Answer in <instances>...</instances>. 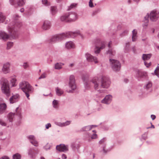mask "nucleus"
I'll return each instance as SVG.
<instances>
[{
	"instance_id": "nucleus-59",
	"label": "nucleus",
	"mask_w": 159,
	"mask_h": 159,
	"mask_svg": "<svg viewBox=\"0 0 159 159\" xmlns=\"http://www.w3.org/2000/svg\"><path fill=\"white\" fill-rule=\"evenodd\" d=\"M157 70H159V66H157V67L156 69V70H155V73L156 74V75H157V74L156 73V71H157Z\"/></svg>"
},
{
	"instance_id": "nucleus-18",
	"label": "nucleus",
	"mask_w": 159,
	"mask_h": 159,
	"mask_svg": "<svg viewBox=\"0 0 159 159\" xmlns=\"http://www.w3.org/2000/svg\"><path fill=\"white\" fill-rule=\"evenodd\" d=\"M30 143L34 146L37 147L38 146V143L36 141L35 137L33 135H30L27 137Z\"/></svg>"
},
{
	"instance_id": "nucleus-28",
	"label": "nucleus",
	"mask_w": 159,
	"mask_h": 159,
	"mask_svg": "<svg viewBox=\"0 0 159 159\" xmlns=\"http://www.w3.org/2000/svg\"><path fill=\"white\" fill-rule=\"evenodd\" d=\"M60 19L62 21L65 22H69V20H68V16L67 13L61 16V17Z\"/></svg>"
},
{
	"instance_id": "nucleus-64",
	"label": "nucleus",
	"mask_w": 159,
	"mask_h": 159,
	"mask_svg": "<svg viewBox=\"0 0 159 159\" xmlns=\"http://www.w3.org/2000/svg\"><path fill=\"white\" fill-rule=\"evenodd\" d=\"M74 66V63H71L69 65V66L70 67H72Z\"/></svg>"
},
{
	"instance_id": "nucleus-33",
	"label": "nucleus",
	"mask_w": 159,
	"mask_h": 159,
	"mask_svg": "<svg viewBox=\"0 0 159 159\" xmlns=\"http://www.w3.org/2000/svg\"><path fill=\"white\" fill-rule=\"evenodd\" d=\"M151 54H143L142 56V58L143 60L145 61L146 60H148L151 57Z\"/></svg>"
},
{
	"instance_id": "nucleus-10",
	"label": "nucleus",
	"mask_w": 159,
	"mask_h": 159,
	"mask_svg": "<svg viewBox=\"0 0 159 159\" xmlns=\"http://www.w3.org/2000/svg\"><path fill=\"white\" fill-rule=\"evenodd\" d=\"M148 75L146 72L140 70H137L136 76L138 79L139 80H143L147 78Z\"/></svg>"
},
{
	"instance_id": "nucleus-63",
	"label": "nucleus",
	"mask_w": 159,
	"mask_h": 159,
	"mask_svg": "<svg viewBox=\"0 0 159 159\" xmlns=\"http://www.w3.org/2000/svg\"><path fill=\"white\" fill-rule=\"evenodd\" d=\"M24 11V9L23 8H21L20 10V11L21 12H23Z\"/></svg>"
},
{
	"instance_id": "nucleus-46",
	"label": "nucleus",
	"mask_w": 159,
	"mask_h": 159,
	"mask_svg": "<svg viewBox=\"0 0 159 159\" xmlns=\"http://www.w3.org/2000/svg\"><path fill=\"white\" fill-rule=\"evenodd\" d=\"M22 66L24 69H26L29 67V65L27 62H24L23 63Z\"/></svg>"
},
{
	"instance_id": "nucleus-35",
	"label": "nucleus",
	"mask_w": 159,
	"mask_h": 159,
	"mask_svg": "<svg viewBox=\"0 0 159 159\" xmlns=\"http://www.w3.org/2000/svg\"><path fill=\"white\" fill-rule=\"evenodd\" d=\"M64 64L61 63H57L55 64L54 68L55 69L59 70L61 68Z\"/></svg>"
},
{
	"instance_id": "nucleus-22",
	"label": "nucleus",
	"mask_w": 159,
	"mask_h": 159,
	"mask_svg": "<svg viewBox=\"0 0 159 159\" xmlns=\"http://www.w3.org/2000/svg\"><path fill=\"white\" fill-rule=\"evenodd\" d=\"M96 125H90L85 126L82 128L79 131V132H82L90 130L93 128V127L97 126Z\"/></svg>"
},
{
	"instance_id": "nucleus-47",
	"label": "nucleus",
	"mask_w": 159,
	"mask_h": 159,
	"mask_svg": "<svg viewBox=\"0 0 159 159\" xmlns=\"http://www.w3.org/2000/svg\"><path fill=\"white\" fill-rule=\"evenodd\" d=\"M46 77V74L45 73H43L42 74L41 76L39 77V79H44Z\"/></svg>"
},
{
	"instance_id": "nucleus-62",
	"label": "nucleus",
	"mask_w": 159,
	"mask_h": 159,
	"mask_svg": "<svg viewBox=\"0 0 159 159\" xmlns=\"http://www.w3.org/2000/svg\"><path fill=\"white\" fill-rule=\"evenodd\" d=\"M151 126L150 127L147 128V129H149V128H155V127H154V125H152V123H151Z\"/></svg>"
},
{
	"instance_id": "nucleus-60",
	"label": "nucleus",
	"mask_w": 159,
	"mask_h": 159,
	"mask_svg": "<svg viewBox=\"0 0 159 159\" xmlns=\"http://www.w3.org/2000/svg\"><path fill=\"white\" fill-rule=\"evenodd\" d=\"M112 44V42L111 41H110L108 44V47L109 48H111V45Z\"/></svg>"
},
{
	"instance_id": "nucleus-41",
	"label": "nucleus",
	"mask_w": 159,
	"mask_h": 159,
	"mask_svg": "<svg viewBox=\"0 0 159 159\" xmlns=\"http://www.w3.org/2000/svg\"><path fill=\"white\" fill-rule=\"evenodd\" d=\"M129 43H126L125 48V52H128L129 50Z\"/></svg>"
},
{
	"instance_id": "nucleus-51",
	"label": "nucleus",
	"mask_w": 159,
	"mask_h": 159,
	"mask_svg": "<svg viewBox=\"0 0 159 159\" xmlns=\"http://www.w3.org/2000/svg\"><path fill=\"white\" fill-rule=\"evenodd\" d=\"M97 137V134H93L91 136L90 139H96Z\"/></svg>"
},
{
	"instance_id": "nucleus-14",
	"label": "nucleus",
	"mask_w": 159,
	"mask_h": 159,
	"mask_svg": "<svg viewBox=\"0 0 159 159\" xmlns=\"http://www.w3.org/2000/svg\"><path fill=\"white\" fill-rule=\"evenodd\" d=\"M149 17L150 20L153 22L156 21L159 17L157 13L155 11H152L151 12Z\"/></svg>"
},
{
	"instance_id": "nucleus-2",
	"label": "nucleus",
	"mask_w": 159,
	"mask_h": 159,
	"mask_svg": "<svg viewBox=\"0 0 159 159\" xmlns=\"http://www.w3.org/2000/svg\"><path fill=\"white\" fill-rule=\"evenodd\" d=\"M92 83L94 84V88L99 93H103V90H100V88L101 87L103 88H108L111 84V82L108 78L103 77L101 79V80H99L98 78H94L92 80Z\"/></svg>"
},
{
	"instance_id": "nucleus-55",
	"label": "nucleus",
	"mask_w": 159,
	"mask_h": 159,
	"mask_svg": "<svg viewBox=\"0 0 159 159\" xmlns=\"http://www.w3.org/2000/svg\"><path fill=\"white\" fill-rule=\"evenodd\" d=\"M76 5V4L75 3H72L70 5V7L71 8H73L75 7Z\"/></svg>"
},
{
	"instance_id": "nucleus-38",
	"label": "nucleus",
	"mask_w": 159,
	"mask_h": 159,
	"mask_svg": "<svg viewBox=\"0 0 159 159\" xmlns=\"http://www.w3.org/2000/svg\"><path fill=\"white\" fill-rule=\"evenodd\" d=\"M17 6H22L24 5L25 3V0H18L17 1Z\"/></svg>"
},
{
	"instance_id": "nucleus-54",
	"label": "nucleus",
	"mask_w": 159,
	"mask_h": 159,
	"mask_svg": "<svg viewBox=\"0 0 159 159\" xmlns=\"http://www.w3.org/2000/svg\"><path fill=\"white\" fill-rule=\"evenodd\" d=\"M142 138L143 139L145 140L147 138V135L145 134H144L142 135Z\"/></svg>"
},
{
	"instance_id": "nucleus-8",
	"label": "nucleus",
	"mask_w": 159,
	"mask_h": 159,
	"mask_svg": "<svg viewBox=\"0 0 159 159\" xmlns=\"http://www.w3.org/2000/svg\"><path fill=\"white\" fill-rule=\"evenodd\" d=\"M109 61L111 67L113 71L117 72L120 70L121 64L119 61L114 59H110Z\"/></svg>"
},
{
	"instance_id": "nucleus-34",
	"label": "nucleus",
	"mask_w": 159,
	"mask_h": 159,
	"mask_svg": "<svg viewBox=\"0 0 159 159\" xmlns=\"http://www.w3.org/2000/svg\"><path fill=\"white\" fill-rule=\"evenodd\" d=\"M28 155L31 157L33 158H34L35 153L34 151V149L33 148H30L29 150Z\"/></svg>"
},
{
	"instance_id": "nucleus-43",
	"label": "nucleus",
	"mask_w": 159,
	"mask_h": 159,
	"mask_svg": "<svg viewBox=\"0 0 159 159\" xmlns=\"http://www.w3.org/2000/svg\"><path fill=\"white\" fill-rule=\"evenodd\" d=\"M128 33V30H124L121 33L120 35L121 37H123L127 34Z\"/></svg>"
},
{
	"instance_id": "nucleus-19",
	"label": "nucleus",
	"mask_w": 159,
	"mask_h": 159,
	"mask_svg": "<svg viewBox=\"0 0 159 159\" xmlns=\"http://www.w3.org/2000/svg\"><path fill=\"white\" fill-rule=\"evenodd\" d=\"M69 22L74 21L77 19L76 14L74 12L67 13Z\"/></svg>"
},
{
	"instance_id": "nucleus-29",
	"label": "nucleus",
	"mask_w": 159,
	"mask_h": 159,
	"mask_svg": "<svg viewBox=\"0 0 159 159\" xmlns=\"http://www.w3.org/2000/svg\"><path fill=\"white\" fill-rule=\"evenodd\" d=\"M55 91L57 95L58 96H61L64 93V91L58 87L55 88Z\"/></svg>"
},
{
	"instance_id": "nucleus-53",
	"label": "nucleus",
	"mask_w": 159,
	"mask_h": 159,
	"mask_svg": "<svg viewBox=\"0 0 159 159\" xmlns=\"http://www.w3.org/2000/svg\"><path fill=\"white\" fill-rule=\"evenodd\" d=\"M51 126V125L50 123H48L45 125L46 128L47 129H48Z\"/></svg>"
},
{
	"instance_id": "nucleus-15",
	"label": "nucleus",
	"mask_w": 159,
	"mask_h": 159,
	"mask_svg": "<svg viewBox=\"0 0 159 159\" xmlns=\"http://www.w3.org/2000/svg\"><path fill=\"white\" fill-rule=\"evenodd\" d=\"M56 148L57 150L60 152H66L68 150V146L64 144H61L57 145Z\"/></svg>"
},
{
	"instance_id": "nucleus-21",
	"label": "nucleus",
	"mask_w": 159,
	"mask_h": 159,
	"mask_svg": "<svg viewBox=\"0 0 159 159\" xmlns=\"http://www.w3.org/2000/svg\"><path fill=\"white\" fill-rule=\"evenodd\" d=\"M83 80L84 81V86L86 89H89L90 86V83L92 82V79L90 81H89L87 77L85 76V79L84 78H83Z\"/></svg>"
},
{
	"instance_id": "nucleus-4",
	"label": "nucleus",
	"mask_w": 159,
	"mask_h": 159,
	"mask_svg": "<svg viewBox=\"0 0 159 159\" xmlns=\"http://www.w3.org/2000/svg\"><path fill=\"white\" fill-rule=\"evenodd\" d=\"M19 85L20 88L25 93L27 98L29 99L30 94L34 91V88L28 82L25 81L20 82Z\"/></svg>"
},
{
	"instance_id": "nucleus-1",
	"label": "nucleus",
	"mask_w": 159,
	"mask_h": 159,
	"mask_svg": "<svg viewBox=\"0 0 159 159\" xmlns=\"http://www.w3.org/2000/svg\"><path fill=\"white\" fill-rule=\"evenodd\" d=\"M21 25L20 22L14 21L11 22L7 28L10 35L4 31H0V40L5 42L10 37L13 39L17 38L19 34L18 30Z\"/></svg>"
},
{
	"instance_id": "nucleus-39",
	"label": "nucleus",
	"mask_w": 159,
	"mask_h": 159,
	"mask_svg": "<svg viewBox=\"0 0 159 159\" xmlns=\"http://www.w3.org/2000/svg\"><path fill=\"white\" fill-rule=\"evenodd\" d=\"M13 45V42H8L7 44V49H9L12 47Z\"/></svg>"
},
{
	"instance_id": "nucleus-3",
	"label": "nucleus",
	"mask_w": 159,
	"mask_h": 159,
	"mask_svg": "<svg viewBox=\"0 0 159 159\" xmlns=\"http://www.w3.org/2000/svg\"><path fill=\"white\" fill-rule=\"evenodd\" d=\"M78 35H80L82 38H84L83 35L80 34V31L79 30H77L75 32H69L55 35L50 39V42L55 43L66 38H74Z\"/></svg>"
},
{
	"instance_id": "nucleus-9",
	"label": "nucleus",
	"mask_w": 159,
	"mask_h": 159,
	"mask_svg": "<svg viewBox=\"0 0 159 159\" xmlns=\"http://www.w3.org/2000/svg\"><path fill=\"white\" fill-rule=\"evenodd\" d=\"M69 86L71 89V90L67 91V92L69 93H73V91L76 89V87L75 83V76L73 75H70V76Z\"/></svg>"
},
{
	"instance_id": "nucleus-17",
	"label": "nucleus",
	"mask_w": 159,
	"mask_h": 159,
	"mask_svg": "<svg viewBox=\"0 0 159 159\" xmlns=\"http://www.w3.org/2000/svg\"><path fill=\"white\" fill-rule=\"evenodd\" d=\"M152 82L149 81L146 83L143 88L145 90L149 93H151L152 91Z\"/></svg>"
},
{
	"instance_id": "nucleus-6",
	"label": "nucleus",
	"mask_w": 159,
	"mask_h": 159,
	"mask_svg": "<svg viewBox=\"0 0 159 159\" xmlns=\"http://www.w3.org/2000/svg\"><path fill=\"white\" fill-rule=\"evenodd\" d=\"M0 83L2 92L7 96H9L10 94V91L8 80L5 78H2L0 80Z\"/></svg>"
},
{
	"instance_id": "nucleus-23",
	"label": "nucleus",
	"mask_w": 159,
	"mask_h": 159,
	"mask_svg": "<svg viewBox=\"0 0 159 159\" xmlns=\"http://www.w3.org/2000/svg\"><path fill=\"white\" fill-rule=\"evenodd\" d=\"M71 122L70 121H67L65 122L61 123V122H56L55 124L60 127H63L69 125Z\"/></svg>"
},
{
	"instance_id": "nucleus-57",
	"label": "nucleus",
	"mask_w": 159,
	"mask_h": 159,
	"mask_svg": "<svg viewBox=\"0 0 159 159\" xmlns=\"http://www.w3.org/2000/svg\"><path fill=\"white\" fill-rule=\"evenodd\" d=\"M0 159H9V158L7 156H4L0 158Z\"/></svg>"
},
{
	"instance_id": "nucleus-26",
	"label": "nucleus",
	"mask_w": 159,
	"mask_h": 159,
	"mask_svg": "<svg viewBox=\"0 0 159 159\" xmlns=\"http://www.w3.org/2000/svg\"><path fill=\"white\" fill-rule=\"evenodd\" d=\"M149 17V14L148 13L147 15L144 17V23L143 24V26L144 28H146L148 25Z\"/></svg>"
},
{
	"instance_id": "nucleus-48",
	"label": "nucleus",
	"mask_w": 159,
	"mask_h": 159,
	"mask_svg": "<svg viewBox=\"0 0 159 159\" xmlns=\"http://www.w3.org/2000/svg\"><path fill=\"white\" fill-rule=\"evenodd\" d=\"M44 148L46 150L50 149V146L49 145L48 143H47L46 145L44 147Z\"/></svg>"
},
{
	"instance_id": "nucleus-36",
	"label": "nucleus",
	"mask_w": 159,
	"mask_h": 159,
	"mask_svg": "<svg viewBox=\"0 0 159 159\" xmlns=\"http://www.w3.org/2000/svg\"><path fill=\"white\" fill-rule=\"evenodd\" d=\"M59 101L57 100H54L52 102V105L53 107L55 108H57L58 107Z\"/></svg>"
},
{
	"instance_id": "nucleus-27",
	"label": "nucleus",
	"mask_w": 159,
	"mask_h": 159,
	"mask_svg": "<svg viewBox=\"0 0 159 159\" xmlns=\"http://www.w3.org/2000/svg\"><path fill=\"white\" fill-rule=\"evenodd\" d=\"M7 108V105L5 103L0 104V114L3 113Z\"/></svg>"
},
{
	"instance_id": "nucleus-5",
	"label": "nucleus",
	"mask_w": 159,
	"mask_h": 159,
	"mask_svg": "<svg viewBox=\"0 0 159 159\" xmlns=\"http://www.w3.org/2000/svg\"><path fill=\"white\" fill-rule=\"evenodd\" d=\"M15 115L18 117V121L19 124L20 123V120L22 118L21 112L20 109L19 107H17L16 108L15 113L10 112L7 116V121H9L10 125H12V122L14 118Z\"/></svg>"
},
{
	"instance_id": "nucleus-52",
	"label": "nucleus",
	"mask_w": 159,
	"mask_h": 159,
	"mask_svg": "<svg viewBox=\"0 0 159 159\" xmlns=\"http://www.w3.org/2000/svg\"><path fill=\"white\" fill-rule=\"evenodd\" d=\"M144 65L147 67H148L151 65V62H150L149 63H148L147 62L145 61L144 62Z\"/></svg>"
},
{
	"instance_id": "nucleus-25",
	"label": "nucleus",
	"mask_w": 159,
	"mask_h": 159,
	"mask_svg": "<svg viewBox=\"0 0 159 159\" xmlns=\"http://www.w3.org/2000/svg\"><path fill=\"white\" fill-rule=\"evenodd\" d=\"M19 98V95L16 94L12 96L10 99V102L11 103H13L17 101Z\"/></svg>"
},
{
	"instance_id": "nucleus-45",
	"label": "nucleus",
	"mask_w": 159,
	"mask_h": 159,
	"mask_svg": "<svg viewBox=\"0 0 159 159\" xmlns=\"http://www.w3.org/2000/svg\"><path fill=\"white\" fill-rule=\"evenodd\" d=\"M0 125L3 126H7V124L2 120L0 119Z\"/></svg>"
},
{
	"instance_id": "nucleus-11",
	"label": "nucleus",
	"mask_w": 159,
	"mask_h": 159,
	"mask_svg": "<svg viewBox=\"0 0 159 159\" xmlns=\"http://www.w3.org/2000/svg\"><path fill=\"white\" fill-rule=\"evenodd\" d=\"M85 57L87 60L89 62H94L95 64L98 62V59L96 57L93 56L88 53L85 54Z\"/></svg>"
},
{
	"instance_id": "nucleus-40",
	"label": "nucleus",
	"mask_w": 159,
	"mask_h": 159,
	"mask_svg": "<svg viewBox=\"0 0 159 159\" xmlns=\"http://www.w3.org/2000/svg\"><path fill=\"white\" fill-rule=\"evenodd\" d=\"M12 157L13 159H20L21 156L20 154L16 153L13 155Z\"/></svg>"
},
{
	"instance_id": "nucleus-49",
	"label": "nucleus",
	"mask_w": 159,
	"mask_h": 159,
	"mask_svg": "<svg viewBox=\"0 0 159 159\" xmlns=\"http://www.w3.org/2000/svg\"><path fill=\"white\" fill-rule=\"evenodd\" d=\"M89 7H94V5L93 3V0H90L89 2Z\"/></svg>"
},
{
	"instance_id": "nucleus-37",
	"label": "nucleus",
	"mask_w": 159,
	"mask_h": 159,
	"mask_svg": "<svg viewBox=\"0 0 159 159\" xmlns=\"http://www.w3.org/2000/svg\"><path fill=\"white\" fill-rule=\"evenodd\" d=\"M6 16L4 14L1 12H0V23H2L6 19Z\"/></svg>"
},
{
	"instance_id": "nucleus-24",
	"label": "nucleus",
	"mask_w": 159,
	"mask_h": 159,
	"mask_svg": "<svg viewBox=\"0 0 159 159\" xmlns=\"http://www.w3.org/2000/svg\"><path fill=\"white\" fill-rule=\"evenodd\" d=\"M65 46L66 48L68 49L73 48L75 47L74 43L71 41L67 42L65 44Z\"/></svg>"
},
{
	"instance_id": "nucleus-58",
	"label": "nucleus",
	"mask_w": 159,
	"mask_h": 159,
	"mask_svg": "<svg viewBox=\"0 0 159 159\" xmlns=\"http://www.w3.org/2000/svg\"><path fill=\"white\" fill-rule=\"evenodd\" d=\"M62 159H66L67 158L65 154H63L62 155Z\"/></svg>"
},
{
	"instance_id": "nucleus-42",
	"label": "nucleus",
	"mask_w": 159,
	"mask_h": 159,
	"mask_svg": "<svg viewBox=\"0 0 159 159\" xmlns=\"http://www.w3.org/2000/svg\"><path fill=\"white\" fill-rule=\"evenodd\" d=\"M51 10L52 15L54 14L56 12V8L55 7H51Z\"/></svg>"
},
{
	"instance_id": "nucleus-61",
	"label": "nucleus",
	"mask_w": 159,
	"mask_h": 159,
	"mask_svg": "<svg viewBox=\"0 0 159 159\" xmlns=\"http://www.w3.org/2000/svg\"><path fill=\"white\" fill-rule=\"evenodd\" d=\"M15 17H14V19L15 20H16L17 19V18L19 17V16L17 15H15Z\"/></svg>"
},
{
	"instance_id": "nucleus-32",
	"label": "nucleus",
	"mask_w": 159,
	"mask_h": 159,
	"mask_svg": "<svg viewBox=\"0 0 159 159\" xmlns=\"http://www.w3.org/2000/svg\"><path fill=\"white\" fill-rule=\"evenodd\" d=\"M137 39V31L135 30H134L132 31V40L135 41Z\"/></svg>"
},
{
	"instance_id": "nucleus-7",
	"label": "nucleus",
	"mask_w": 159,
	"mask_h": 159,
	"mask_svg": "<svg viewBox=\"0 0 159 159\" xmlns=\"http://www.w3.org/2000/svg\"><path fill=\"white\" fill-rule=\"evenodd\" d=\"M93 44L95 46L94 53L96 54H99L101 50L105 47V43L101 41L99 39H95L93 42Z\"/></svg>"
},
{
	"instance_id": "nucleus-44",
	"label": "nucleus",
	"mask_w": 159,
	"mask_h": 159,
	"mask_svg": "<svg viewBox=\"0 0 159 159\" xmlns=\"http://www.w3.org/2000/svg\"><path fill=\"white\" fill-rule=\"evenodd\" d=\"M91 135L89 133H86L85 134V137L87 140L90 141Z\"/></svg>"
},
{
	"instance_id": "nucleus-20",
	"label": "nucleus",
	"mask_w": 159,
	"mask_h": 159,
	"mask_svg": "<svg viewBox=\"0 0 159 159\" xmlns=\"http://www.w3.org/2000/svg\"><path fill=\"white\" fill-rule=\"evenodd\" d=\"M51 26V22L48 20H45L44 21L42 29L44 30H46L49 29Z\"/></svg>"
},
{
	"instance_id": "nucleus-31",
	"label": "nucleus",
	"mask_w": 159,
	"mask_h": 159,
	"mask_svg": "<svg viewBox=\"0 0 159 159\" xmlns=\"http://www.w3.org/2000/svg\"><path fill=\"white\" fill-rule=\"evenodd\" d=\"M10 81L12 84V86L13 87L15 86L16 85V76L15 75L12 76L10 77Z\"/></svg>"
},
{
	"instance_id": "nucleus-56",
	"label": "nucleus",
	"mask_w": 159,
	"mask_h": 159,
	"mask_svg": "<svg viewBox=\"0 0 159 159\" xmlns=\"http://www.w3.org/2000/svg\"><path fill=\"white\" fill-rule=\"evenodd\" d=\"M151 117L153 120H154L156 118V116L154 115H152L151 116Z\"/></svg>"
},
{
	"instance_id": "nucleus-13",
	"label": "nucleus",
	"mask_w": 159,
	"mask_h": 159,
	"mask_svg": "<svg viewBox=\"0 0 159 159\" xmlns=\"http://www.w3.org/2000/svg\"><path fill=\"white\" fill-rule=\"evenodd\" d=\"M10 64L9 62L4 63L2 66V71L4 74H6L9 73L10 71Z\"/></svg>"
},
{
	"instance_id": "nucleus-30",
	"label": "nucleus",
	"mask_w": 159,
	"mask_h": 159,
	"mask_svg": "<svg viewBox=\"0 0 159 159\" xmlns=\"http://www.w3.org/2000/svg\"><path fill=\"white\" fill-rule=\"evenodd\" d=\"M107 54H108L110 57H112L115 55L116 52L114 50L110 48L107 52Z\"/></svg>"
},
{
	"instance_id": "nucleus-50",
	"label": "nucleus",
	"mask_w": 159,
	"mask_h": 159,
	"mask_svg": "<svg viewBox=\"0 0 159 159\" xmlns=\"http://www.w3.org/2000/svg\"><path fill=\"white\" fill-rule=\"evenodd\" d=\"M42 2L45 6H48V0H42Z\"/></svg>"
},
{
	"instance_id": "nucleus-16",
	"label": "nucleus",
	"mask_w": 159,
	"mask_h": 159,
	"mask_svg": "<svg viewBox=\"0 0 159 159\" xmlns=\"http://www.w3.org/2000/svg\"><path fill=\"white\" fill-rule=\"evenodd\" d=\"M106 140V139L105 138H103L99 142V144L100 145H102L101 147L102 148V150L101 151V152H102L103 153H107L108 151L107 150H106L105 149L106 146V144L105 143Z\"/></svg>"
},
{
	"instance_id": "nucleus-12",
	"label": "nucleus",
	"mask_w": 159,
	"mask_h": 159,
	"mask_svg": "<svg viewBox=\"0 0 159 159\" xmlns=\"http://www.w3.org/2000/svg\"><path fill=\"white\" fill-rule=\"evenodd\" d=\"M112 98V95L111 94L107 95L104 98L101 100V102L103 104L109 105L111 102Z\"/></svg>"
}]
</instances>
